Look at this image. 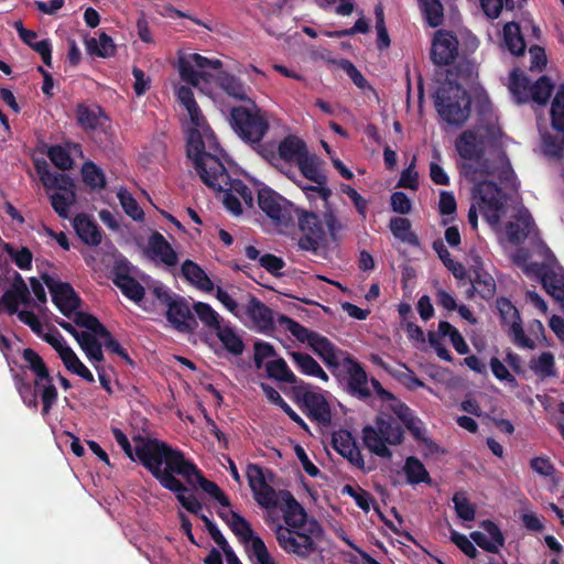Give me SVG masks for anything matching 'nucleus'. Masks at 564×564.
<instances>
[{"mask_svg": "<svg viewBox=\"0 0 564 564\" xmlns=\"http://www.w3.org/2000/svg\"><path fill=\"white\" fill-rule=\"evenodd\" d=\"M116 286L121 293L129 300L140 303L145 295V289L143 285L133 276L123 279L122 282L117 283Z\"/></svg>", "mask_w": 564, "mask_h": 564, "instance_id": "052dcab7", "label": "nucleus"}, {"mask_svg": "<svg viewBox=\"0 0 564 564\" xmlns=\"http://www.w3.org/2000/svg\"><path fill=\"white\" fill-rule=\"evenodd\" d=\"M246 313L252 321L259 332H269L274 329V318L272 310L261 302L258 297L251 295L246 307Z\"/></svg>", "mask_w": 564, "mask_h": 564, "instance_id": "a878e982", "label": "nucleus"}, {"mask_svg": "<svg viewBox=\"0 0 564 564\" xmlns=\"http://www.w3.org/2000/svg\"><path fill=\"white\" fill-rule=\"evenodd\" d=\"M310 347L324 361L327 368L333 371V373L338 370V349L327 337L318 333Z\"/></svg>", "mask_w": 564, "mask_h": 564, "instance_id": "2f4dec72", "label": "nucleus"}, {"mask_svg": "<svg viewBox=\"0 0 564 564\" xmlns=\"http://www.w3.org/2000/svg\"><path fill=\"white\" fill-rule=\"evenodd\" d=\"M276 322L280 326H284L285 329L290 332L291 335L294 336L300 343H307L308 346L318 334L317 332L308 329L299 322L283 314L278 316Z\"/></svg>", "mask_w": 564, "mask_h": 564, "instance_id": "37998d69", "label": "nucleus"}, {"mask_svg": "<svg viewBox=\"0 0 564 564\" xmlns=\"http://www.w3.org/2000/svg\"><path fill=\"white\" fill-rule=\"evenodd\" d=\"M206 138L210 143L209 151H206L200 132L192 129L187 138L186 155L193 161L194 169L200 181L208 188L219 191L229 180V173L220 160V156L225 153L215 141L213 133Z\"/></svg>", "mask_w": 564, "mask_h": 564, "instance_id": "7ed1b4c3", "label": "nucleus"}, {"mask_svg": "<svg viewBox=\"0 0 564 564\" xmlns=\"http://www.w3.org/2000/svg\"><path fill=\"white\" fill-rule=\"evenodd\" d=\"M475 196L479 198V208L491 226H498L505 209L506 195L497 183L488 180L475 184Z\"/></svg>", "mask_w": 564, "mask_h": 564, "instance_id": "f8f14e48", "label": "nucleus"}, {"mask_svg": "<svg viewBox=\"0 0 564 564\" xmlns=\"http://www.w3.org/2000/svg\"><path fill=\"white\" fill-rule=\"evenodd\" d=\"M72 317L75 325L86 328L88 333L97 335L98 337L100 335H108L107 327L104 324H101L96 316L89 313L76 310L73 313Z\"/></svg>", "mask_w": 564, "mask_h": 564, "instance_id": "603ef678", "label": "nucleus"}, {"mask_svg": "<svg viewBox=\"0 0 564 564\" xmlns=\"http://www.w3.org/2000/svg\"><path fill=\"white\" fill-rule=\"evenodd\" d=\"M22 358L26 362L25 368L35 376L34 386L40 389L42 415L46 416L58 398L57 389L53 383V377L43 358L34 349L24 348L22 350Z\"/></svg>", "mask_w": 564, "mask_h": 564, "instance_id": "9d476101", "label": "nucleus"}, {"mask_svg": "<svg viewBox=\"0 0 564 564\" xmlns=\"http://www.w3.org/2000/svg\"><path fill=\"white\" fill-rule=\"evenodd\" d=\"M251 107L236 106L230 110V126L236 134L246 143L258 144L268 133L270 124L263 112L253 100Z\"/></svg>", "mask_w": 564, "mask_h": 564, "instance_id": "0eeeda50", "label": "nucleus"}, {"mask_svg": "<svg viewBox=\"0 0 564 564\" xmlns=\"http://www.w3.org/2000/svg\"><path fill=\"white\" fill-rule=\"evenodd\" d=\"M182 275L192 284L203 291H212L214 283L206 272L194 261L185 260L182 263Z\"/></svg>", "mask_w": 564, "mask_h": 564, "instance_id": "c9c22d12", "label": "nucleus"}, {"mask_svg": "<svg viewBox=\"0 0 564 564\" xmlns=\"http://www.w3.org/2000/svg\"><path fill=\"white\" fill-rule=\"evenodd\" d=\"M61 359L65 368L72 373L77 375L85 381L93 383L95 382V377L91 371L82 362V360L77 357L73 349H65L63 354H61Z\"/></svg>", "mask_w": 564, "mask_h": 564, "instance_id": "de8ad7c7", "label": "nucleus"}, {"mask_svg": "<svg viewBox=\"0 0 564 564\" xmlns=\"http://www.w3.org/2000/svg\"><path fill=\"white\" fill-rule=\"evenodd\" d=\"M312 388V384L305 381L292 386L293 399L311 421L327 427L332 423L330 404L324 393L314 391Z\"/></svg>", "mask_w": 564, "mask_h": 564, "instance_id": "1a4fd4ad", "label": "nucleus"}, {"mask_svg": "<svg viewBox=\"0 0 564 564\" xmlns=\"http://www.w3.org/2000/svg\"><path fill=\"white\" fill-rule=\"evenodd\" d=\"M152 293L160 304L166 307V319L174 329L181 333H193L197 328L198 323L186 299L172 294L163 285L154 286Z\"/></svg>", "mask_w": 564, "mask_h": 564, "instance_id": "6e6552de", "label": "nucleus"}, {"mask_svg": "<svg viewBox=\"0 0 564 564\" xmlns=\"http://www.w3.org/2000/svg\"><path fill=\"white\" fill-rule=\"evenodd\" d=\"M259 208L276 225L290 226L294 223L296 207L270 187L258 191Z\"/></svg>", "mask_w": 564, "mask_h": 564, "instance_id": "ddd939ff", "label": "nucleus"}, {"mask_svg": "<svg viewBox=\"0 0 564 564\" xmlns=\"http://www.w3.org/2000/svg\"><path fill=\"white\" fill-rule=\"evenodd\" d=\"M73 227L79 239L87 246H98L102 240V231L96 220L87 214H78L73 219Z\"/></svg>", "mask_w": 564, "mask_h": 564, "instance_id": "bb28decb", "label": "nucleus"}, {"mask_svg": "<svg viewBox=\"0 0 564 564\" xmlns=\"http://www.w3.org/2000/svg\"><path fill=\"white\" fill-rule=\"evenodd\" d=\"M503 41L512 55L520 56L525 52L527 44L521 34V28L518 23L509 22L505 24Z\"/></svg>", "mask_w": 564, "mask_h": 564, "instance_id": "58836bf2", "label": "nucleus"}, {"mask_svg": "<svg viewBox=\"0 0 564 564\" xmlns=\"http://www.w3.org/2000/svg\"><path fill=\"white\" fill-rule=\"evenodd\" d=\"M31 303L32 299L25 281L19 272L14 271L11 286L0 297V313L15 315L20 304L30 305Z\"/></svg>", "mask_w": 564, "mask_h": 564, "instance_id": "4be33fe9", "label": "nucleus"}, {"mask_svg": "<svg viewBox=\"0 0 564 564\" xmlns=\"http://www.w3.org/2000/svg\"><path fill=\"white\" fill-rule=\"evenodd\" d=\"M137 448L140 464L164 489L175 495L178 503L192 514H199L203 505L193 495L186 496L187 487L176 477L181 476L189 485L195 480L200 489L223 507H230V500L219 486L205 478L197 465L185 454L161 440H142Z\"/></svg>", "mask_w": 564, "mask_h": 564, "instance_id": "f257e3e1", "label": "nucleus"}, {"mask_svg": "<svg viewBox=\"0 0 564 564\" xmlns=\"http://www.w3.org/2000/svg\"><path fill=\"white\" fill-rule=\"evenodd\" d=\"M82 176L84 183L91 189H104L107 185L105 173L91 161L83 164Z\"/></svg>", "mask_w": 564, "mask_h": 564, "instance_id": "3c124183", "label": "nucleus"}, {"mask_svg": "<svg viewBox=\"0 0 564 564\" xmlns=\"http://www.w3.org/2000/svg\"><path fill=\"white\" fill-rule=\"evenodd\" d=\"M282 502L281 510L285 524L290 529H301L307 524V513L302 505L289 490H281L278 500Z\"/></svg>", "mask_w": 564, "mask_h": 564, "instance_id": "b1692460", "label": "nucleus"}, {"mask_svg": "<svg viewBox=\"0 0 564 564\" xmlns=\"http://www.w3.org/2000/svg\"><path fill=\"white\" fill-rule=\"evenodd\" d=\"M77 124L85 132L104 131L109 117L98 104L79 102L75 109Z\"/></svg>", "mask_w": 564, "mask_h": 564, "instance_id": "5701e85b", "label": "nucleus"}, {"mask_svg": "<svg viewBox=\"0 0 564 564\" xmlns=\"http://www.w3.org/2000/svg\"><path fill=\"white\" fill-rule=\"evenodd\" d=\"M87 52L99 57H110L116 53V45L108 34L101 32L99 39L89 37L85 40Z\"/></svg>", "mask_w": 564, "mask_h": 564, "instance_id": "a18cd8bd", "label": "nucleus"}, {"mask_svg": "<svg viewBox=\"0 0 564 564\" xmlns=\"http://www.w3.org/2000/svg\"><path fill=\"white\" fill-rule=\"evenodd\" d=\"M458 55V39L456 34L447 30H438L434 34L431 48V58L435 65L447 66Z\"/></svg>", "mask_w": 564, "mask_h": 564, "instance_id": "412c9836", "label": "nucleus"}, {"mask_svg": "<svg viewBox=\"0 0 564 564\" xmlns=\"http://www.w3.org/2000/svg\"><path fill=\"white\" fill-rule=\"evenodd\" d=\"M324 529L316 519H312L301 529H290L278 524L275 538L279 546L289 554L305 560L318 551L317 541L322 540Z\"/></svg>", "mask_w": 564, "mask_h": 564, "instance_id": "423d86ee", "label": "nucleus"}, {"mask_svg": "<svg viewBox=\"0 0 564 564\" xmlns=\"http://www.w3.org/2000/svg\"><path fill=\"white\" fill-rule=\"evenodd\" d=\"M323 161L310 151L296 163L301 174L308 181L322 185L327 184L328 180L322 171Z\"/></svg>", "mask_w": 564, "mask_h": 564, "instance_id": "7c9ffc66", "label": "nucleus"}, {"mask_svg": "<svg viewBox=\"0 0 564 564\" xmlns=\"http://www.w3.org/2000/svg\"><path fill=\"white\" fill-rule=\"evenodd\" d=\"M148 249L152 258L159 259L167 267H175L178 262V257L175 250L167 242L164 236L158 231L150 236Z\"/></svg>", "mask_w": 564, "mask_h": 564, "instance_id": "c85d7f7f", "label": "nucleus"}, {"mask_svg": "<svg viewBox=\"0 0 564 564\" xmlns=\"http://www.w3.org/2000/svg\"><path fill=\"white\" fill-rule=\"evenodd\" d=\"M246 476L253 498L260 507L264 509L278 507V494L270 485L275 478L271 469L250 463L247 466Z\"/></svg>", "mask_w": 564, "mask_h": 564, "instance_id": "9b49d317", "label": "nucleus"}, {"mask_svg": "<svg viewBox=\"0 0 564 564\" xmlns=\"http://www.w3.org/2000/svg\"><path fill=\"white\" fill-rule=\"evenodd\" d=\"M420 11L431 28H438L444 22V7L440 0H417Z\"/></svg>", "mask_w": 564, "mask_h": 564, "instance_id": "79ce46f5", "label": "nucleus"}, {"mask_svg": "<svg viewBox=\"0 0 564 564\" xmlns=\"http://www.w3.org/2000/svg\"><path fill=\"white\" fill-rule=\"evenodd\" d=\"M473 288L484 300L491 299L496 293L495 280L489 274L477 273L473 281Z\"/></svg>", "mask_w": 564, "mask_h": 564, "instance_id": "338daca9", "label": "nucleus"}, {"mask_svg": "<svg viewBox=\"0 0 564 564\" xmlns=\"http://www.w3.org/2000/svg\"><path fill=\"white\" fill-rule=\"evenodd\" d=\"M193 308L199 321L206 327L216 330L221 326L220 315L209 304L197 302L194 304Z\"/></svg>", "mask_w": 564, "mask_h": 564, "instance_id": "4d7b16f0", "label": "nucleus"}, {"mask_svg": "<svg viewBox=\"0 0 564 564\" xmlns=\"http://www.w3.org/2000/svg\"><path fill=\"white\" fill-rule=\"evenodd\" d=\"M299 228L303 236L299 240V246L303 250L316 251L325 239L326 225L314 212L300 210L296 208Z\"/></svg>", "mask_w": 564, "mask_h": 564, "instance_id": "a211bd4d", "label": "nucleus"}, {"mask_svg": "<svg viewBox=\"0 0 564 564\" xmlns=\"http://www.w3.org/2000/svg\"><path fill=\"white\" fill-rule=\"evenodd\" d=\"M365 447L373 455L390 459L392 452L388 445L397 446L404 440V430L395 417L380 414L375 419V425L367 424L361 430Z\"/></svg>", "mask_w": 564, "mask_h": 564, "instance_id": "39448f33", "label": "nucleus"}, {"mask_svg": "<svg viewBox=\"0 0 564 564\" xmlns=\"http://www.w3.org/2000/svg\"><path fill=\"white\" fill-rule=\"evenodd\" d=\"M42 280L52 293L53 303L64 316L70 318L82 304V300L73 286L67 282L55 281L47 273L42 274Z\"/></svg>", "mask_w": 564, "mask_h": 564, "instance_id": "aec40b11", "label": "nucleus"}, {"mask_svg": "<svg viewBox=\"0 0 564 564\" xmlns=\"http://www.w3.org/2000/svg\"><path fill=\"white\" fill-rule=\"evenodd\" d=\"M554 89L547 76H541L531 87V98L539 105H546Z\"/></svg>", "mask_w": 564, "mask_h": 564, "instance_id": "bf43d9fd", "label": "nucleus"}, {"mask_svg": "<svg viewBox=\"0 0 564 564\" xmlns=\"http://www.w3.org/2000/svg\"><path fill=\"white\" fill-rule=\"evenodd\" d=\"M334 448L354 466L364 469L365 460L359 446L349 431H340L333 436Z\"/></svg>", "mask_w": 564, "mask_h": 564, "instance_id": "393cba45", "label": "nucleus"}, {"mask_svg": "<svg viewBox=\"0 0 564 564\" xmlns=\"http://www.w3.org/2000/svg\"><path fill=\"white\" fill-rule=\"evenodd\" d=\"M112 435L118 443V445L121 447L123 453L132 460V462H139V458L137 456V448L143 444L142 440H155L154 437H143L141 435L133 437V441L135 442L134 448L131 446L127 435L118 427L111 429Z\"/></svg>", "mask_w": 564, "mask_h": 564, "instance_id": "5fc2aeb1", "label": "nucleus"}, {"mask_svg": "<svg viewBox=\"0 0 564 564\" xmlns=\"http://www.w3.org/2000/svg\"><path fill=\"white\" fill-rule=\"evenodd\" d=\"M97 337V335L83 330L82 339L78 341L82 350L94 367L95 365H101L105 359L102 344Z\"/></svg>", "mask_w": 564, "mask_h": 564, "instance_id": "4c0bfd02", "label": "nucleus"}, {"mask_svg": "<svg viewBox=\"0 0 564 564\" xmlns=\"http://www.w3.org/2000/svg\"><path fill=\"white\" fill-rule=\"evenodd\" d=\"M221 66L223 62L220 59H209L197 53L182 56L178 59L180 76L182 80L192 86H197L202 79H207L205 69H220Z\"/></svg>", "mask_w": 564, "mask_h": 564, "instance_id": "6ab92c4d", "label": "nucleus"}, {"mask_svg": "<svg viewBox=\"0 0 564 564\" xmlns=\"http://www.w3.org/2000/svg\"><path fill=\"white\" fill-rule=\"evenodd\" d=\"M457 516L464 521H471L475 518V508L464 494L456 492L453 497Z\"/></svg>", "mask_w": 564, "mask_h": 564, "instance_id": "774afa93", "label": "nucleus"}, {"mask_svg": "<svg viewBox=\"0 0 564 564\" xmlns=\"http://www.w3.org/2000/svg\"><path fill=\"white\" fill-rule=\"evenodd\" d=\"M496 307L501 325L507 327L506 333L511 341L518 347L534 349L535 343L525 335L520 313L512 302L507 297H499L496 301Z\"/></svg>", "mask_w": 564, "mask_h": 564, "instance_id": "2eb2a0df", "label": "nucleus"}, {"mask_svg": "<svg viewBox=\"0 0 564 564\" xmlns=\"http://www.w3.org/2000/svg\"><path fill=\"white\" fill-rule=\"evenodd\" d=\"M433 98L438 116L449 126L462 127L470 117L471 98L462 85L445 80Z\"/></svg>", "mask_w": 564, "mask_h": 564, "instance_id": "20e7f679", "label": "nucleus"}, {"mask_svg": "<svg viewBox=\"0 0 564 564\" xmlns=\"http://www.w3.org/2000/svg\"><path fill=\"white\" fill-rule=\"evenodd\" d=\"M343 366L346 369V375L341 376L337 371L334 375L344 383L345 391L350 397L367 401L371 397V391L368 387V376L362 365L351 356H347L343 360Z\"/></svg>", "mask_w": 564, "mask_h": 564, "instance_id": "f3484780", "label": "nucleus"}, {"mask_svg": "<svg viewBox=\"0 0 564 564\" xmlns=\"http://www.w3.org/2000/svg\"><path fill=\"white\" fill-rule=\"evenodd\" d=\"M118 198L120 204L124 210V213L130 216L133 220H141L144 217V213L142 208L138 205L137 200L132 197V195L126 191L121 189L118 193Z\"/></svg>", "mask_w": 564, "mask_h": 564, "instance_id": "69168bd1", "label": "nucleus"}, {"mask_svg": "<svg viewBox=\"0 0 564 564\" xmlns=\"http://www.w3.org/2000/svg\"><path fill=\"white\" fill-rule=\"evenodd\" d=\"M316 188H318V196L323 199L326 208L324 212V223L330 237L336 240L337 234L341 230V225L334 210L329 207V198L332 197L333 192L326 186V184L317 185Z\"/></svg>", "mask_w": 564, "mask_h": 564, "instance_id": "ea45409f", "label": "nucleus"}, {"mask_svg": "<svg viewBox=\"0 0 564 564\" xmlns=\"http://www.w3.org/2000/svg\"><path fill=\"white\" fill-rule=\"evenodd\" d=\"M217 338L224 348L232 356H240L245 351L246 345L236 329L229 324L221 325L215 330Z\"/></svg>", "mask_w": 564, "mask_h": 564, "instance_id": "e433bc0d", "label": "nucleus"}, {"mask_svg": "<svg viewBox=\"0 0 564 564\" xmlns=\"http://www.w3.org/2000/svg\"><path fill=\"white\" fill-rule=\"evenodd\" d=\"M290 357L303 375L319 378L324 382L329 380L328 375L311 355L301 351H291Z\"/></svg>", "mask_w": 564, "mask_h": 564, "instance_id": "f704fd0d", "label": "nucleus"}, {"mask_svg": "<svg viewBox=\"0 0 564 564\" xmlns=\"http://www.w3.org/2000/svg\"><path fill=\"white\" fill-rule=\"evenodd\" d=\"M216 84L219 86L229 97L240 101H249L248 90L249 87L238 78L237 76L228 73L220 72L216 76Z\"/></svg>", "mask_w": 564, "mask_h": 564, "instance_id": "473e14b6", "label": "nucleus"}, {"mask_svg": "<svg viewBox=\"0 0 564 564\" xmlns=\"http://www.w3.org/2000/svg\"><path fill=\"white\" fill-rule=\"evenodd\" d=\"M390 229L395 238L411 246L420 245L419 237L411 230V221L404 217H394L390 220Z\"/></svg>", "mask_w": 564, "mask_h": 564, "instance_id": "8fccbe9b", "label": "nucleus"}, {"mask_svg": "<svg viewBox=\"0 0 564 564\" xmlns=\"http://www.w3.org/2000/svg\"><path fill=\"white\" fill-rule=\"evenodd\" d=\"M47 156L59 170L67 171L73 167L74 161L69 152L61 145H53L48 149Z\"/></svg>", "mask_w": 564, "mask_h": 564, "instance_id": "e2e57ef3", "label": "nucleus"}, {"mask_svg": "<svg viewBox=\"0 0 564 564\" xmlns=\"http://www.w3.org/2000/svg\"><path fill=\"white\" fill-rule=\"evenodd\" d=\"M333 64L341 68L358 88L365 89L369 87L367 79L351 61L340 58L338 61H333Z\"/></svg>", "mask_w": 564, "mask_h": 564, "instance_id": "680f3d73", "label": "nucleus"}, {"mask_svg": "<svg viewBox=\"0 0 564 564\" xmlns=\"http://www.w3.org/2000/svg\"><path fill=\"white\" fill-rule=\"evenodd\" d=\"M534 229V220L527 208L520 209L516 219L506 226V232L511 243L523 242Z\"/></svg>", "mask_w": 564, "mask_h": 564, "instance_id": "cd10ccee", "label": "nucleus"}, {"mask_svg": "<svg viewBox=\"0 0 564 564\" xmlns=\"http://www.w3.org/2000/svg\"><path fill=\"white\" fill-rule=\"evenodd\" d=\"M4 250L19 269L30 270L32 268L33 254L29 248L22 247L20 250H15L7 243Z\"/></svg>", "mask_w": 564, "mask_h": 564, "instance_id": "0e129e2a", "label": "nucleus"}, {"mask_svg": "<svg viewBox=\"0 0 564 564\" xmlns=\"http://www.w3.org/2000/svg\"><path fill=\"white\" fill-rule=\"evenodd\" d=\"M227 524L240 542L251 543V555L254 556L258 564H275L263 540L254 535L251 524L242 516L230 511V521H227Z\"/></svg>", "mask_w": 564, "mask_h": 564, "instance_id": "dca6fc26", "label": "nucleus"}, {"mask_svg": "<svg viewBox=\"0 0 564 564\" xmlns=\"http://www.w3.org/2000/svg\"><path fill=\"white\" fill-rule=\"evenodd\" d=\"M533 84H531L530 79L524 75H518L516 72L511 75V84L510 89L517 99L518 104H524L529 100H532L531 98V87Z\"/></svg>", "mask_w": 564, "mask_h": 564, "instance_id": "864d4df0", "label": "nucleus"}, {"mask_svg": "<svg viewBox=\"0 0 564 564\" xmlns=\"http://www.w3.org/2000/svg\"><path fill=\"white\" fill-rule=\"evenodd\" d=\"M308 152L306 143L294 134L282 139L278 145V159L286 163H297Z\"/></svg>", "mask_w": 564, "mask_h": 564, "instance_id": "c756f323", "label": "nucleus"}, {"mask_svg": "<svg viewBox=\"0 0 564 564\" xmlns=\"http://www.w3.org/2000/svg\"><path fill=\"white\" fill-rule=\"evenodd\" d=\"M551 127L561 134V140L552 134L543 135V152L553 159L564 158V85H561L553 98L551 110Z\"/></svg>", "mask_w": 564, "mask_h": 564, "instance_id": "4468645a", "label": "nucleus"}, {"mask_svg": "<svg viewBox=\"0 0 564 564\" xmlns=\"http://www.w3.org/2000/svg\"><path fill=\"white\" fill-rule=\"evenodd\" d=\"M265 370L269 378L275 379L281 382L297 386L302 379H299L289 368L283 358L270 360L265 364Z\"/></svg>", "mask_w": 564, "mask_h": 564, "instance_id": "a19ab883", "label": "nucleus"}, {"mask_svg": "<svg viewBox=\"0 0 564 564\" xmlns=\"http://www.w3.org/2000/svg\"><path fill=\"white\" fill-rule=\"evenodd\" d=\"M25 372H13L14 387L25 406L36 410L39 406L40 389L25 379Z\"/></svg>", "mask_w": 564, "mask_h": 564, "instance_id": "72a5a7b5", "label": "nucleus"}, {"mask_svg": "<svg viewBox=\"0 0 564 564\" xmlns=\"http://www.w3.org/2000/svg\"><path fill=\"white\" fill-rule=\"evenodd\" d=\"M52 208L61 218H68L69 207L76 200V193H53L50 195Z\"/></svg>", "mask_w": 564, "mask_h": 564, "instance_id": "13d9d810", "label": "nucleus"}, {"mask_svg": "<svg viewBox=\"0 0 564 564\" xmlns=\"http://www.w3.org/2000/svg\"><path fill=\"white\" fill-rule=\"evenodd\" d=\"M542 285L552 297L564 301V271L562 268H556L554 263Z\"/></svg>", "mask_w": 564, "mask_h": 564, "instance_id": "c03bdc74", "label": "nucleus"}, {"mask_svg": "<svg viewBox=\"0 0 564 564\" xmlns=\"http://www.w3.org/2000/svg\"><path fill=\"white\" fill-rule=\"evenodd\" d=\"M177 98L181 101V104L186 108L191 121L195 126H199L200 109L194 98L193 90L187 86H181L177 90Z\"/></svg>", "mask_w": 564, "mask_h": 564, "instance_id": "6e6d98bb", "label": "nucleus"}, {"mask_svg": "<svg viewBox=\"0 0 564 564\" xmlns=\"http://www.w3.org/2000/svg\"><path fill=\"white\" fill-rule=\"evenodd\" d=\"M500 130L494 126H480L465 130L455 141L458 155L464 160L475 161V164H466L467 174L477 176L491 175L496 169L490 159L485 158L488 150H499Z\"/></svg>", "mask_w": 564, "mask_h": 564, "instance_id": "f03ea898", "label": "nucleus"}, {"mask_svg": "<svg viewBox=\"0 0 564 564\" xmlns=\"http://www.w3.org/2000/svg\"><path fill=\"white\" fill-rule=\"evenodd\" d=\"M498 152L497 160L491 161L496 169V173L491 174L490 176H497V178L500 181L501 184L506 185L507 187H514V172L511 167V164L503 151H501V148L499 150H496ZM484 175L482 177H485Z\"/></svg>", "mask_w": 564, "mask_h": 564, "instance_id": "09e8293b", "label": "nucleus"}, {"mask_svg": "<svg viewBox=\"0 0 564 564\" xmlns=\"http://www.w3.org/2000/svg\"><path fill=\"white\" fill-rule=\"evenodd\" d=\"M404 474L406 476V480L411 485H417L421 482H431V477L429 471L426 470L423 463L415 456H409L405 459Z\"/></svg>", "mask_w": 564, "mask_h": 564, "instance_id": "49530a36", "label": "nucleus"}]
</instances>
